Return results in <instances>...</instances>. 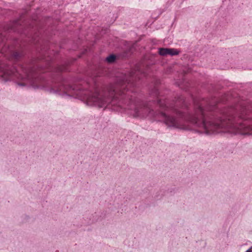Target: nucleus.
Wrapping results in <instances>:
<instances>
[{
    "label": "nucleus",
    "instance_id": "7ed1b4c3",
    "mask_svg": "<svg viewBox=\"0 0 252 252\" xmlns=\"http://www.w3.org/2000/svg\"><path fill=\"white\" fill-rule=\"evenodd\" d=\"M116 59V57L115 55H109V56H108L106 59H105V61L109 63H113L115 60Z\"/></svg>",
    "mask_w": 252,
    "mask_h": 252
},
{
    "label": "nucleus",
    "instance_id": "f03ea898",
    "mask_svg": "<svg viewBox=\"0 0 252 252\" xmlns=\"http://www.w3.org/2000/svg\"><path fill=\"white\" fill-rule=\"evenodd\" d=\"M16 74L13 71L5 68L2 69L0 67V78L4 81L9 80L12 74L16 76L19 82V86H25L27 85H32L34 86V80L29 74L28 71L25 68H21V70L17 71Z\"/></svg>",
    "mask_w": 252,
    "mask_h": 252
},
{
    "label": "nucleus",
    "instance_id": "39448f33",
    "mask_svg": "<svg viewBox=\"0 0 252 252\" xmlns=\"http://www.w3.org/2000/svg\"><path fill=\"white\" fill-rule=\"evenodd\" d=\"M167 48H159L158 53L161 56H165L167 55Z\"/></svg>",
    "mask_w": 252,
    "mask_h": 252
},
{
    "label": "nucleus",
    "instance_id": "6e6552de",
    "mask_svg": "<svg viewBox=\"0 0 252 252\" xmlns=\"http://www.w3.org/2000/svg\"><path fill=\"white\" fill-rule=\"evenodd\" d=\"M179 99L180 100H178V101L177 102V104L180 101H183V98L182 97H180Z\"/></svg>",
    "mask_w": 252,
    "mask_h": 252
},
{
    "label": "nucleus",
    "instance_id": "423d86ee",
    "mask_svg": "<svg viewBox=\"0 0 252 252\" xmlns=\"http://www.w3.org/2000/svg\"><path fill=\"white\" fill-rule=\"evenodd\" d=\"M65 93L69 95L74 96L75 95V92L74 90L71 88L66 90Z\"/></svg>",
    "mask_w": 252,
    "mask_h": 252
},
{
    "label": "nucleus",
    "instance_id": "9d476101",
    "mask_svg": "<svg viewBox=\"0 0 252 252\" xmlns=\"http://www.w3.org/2000/svg\"><path fill=\"white\" fill-rule=\"evenodd\" d=\"M14 56L15 57V58H17L18 56V55L17 53H16L15 54H14Z\"/></svg>",
    "mask_w": 252,
    "mask_h": 252
},
{
    "label": "nucleus",
    "instance_id": "0eeeda50",
    "mask_svg": "<svg viewBox=\"0 0 252 252\" xmlns=\"http://www.w3.org/2000/svg\"><path fill=\"white\" fill-rule=\"evenodd\" d=\"M154 91L155 92V95H158V94L159 92H158V90H157V89H155V90H154Z\"/></svg>",
    "mask_w": 252,
    "mask_h": 252
},
{
    "label": "nucleus",
    "instance_id": "20e7f679",
    "mask_svg": "<svg viewBox=\"0 0 252 252\" xmlns=\"http://www.w3.org/2000/svg\"><path fill=\"white\" fill-rule=\"evenodd\" d=\"M167 55H170L171 56H175L179 54V52L175 49L167 48Z\"/></svg>",
    "mask_w": 252,
    "mask_h": 252
},
{
    "label": "nucleus",
    "instance_id": "1a4fd4ad",
    "mask_svg": "<svg viewBox=\"0 0 252 252\" xmlns=\"http://www.w3.org/2000/svg\"><path fill=\"white\" fill-rule=\"evenodd\" d=\"M251 248L249 249L248 250H247V251L246 252H252V250H251Z\"/></svg>",
    "mask_w": 252,
    "mask_h": 252
},
{
    "label": "nucleus",
    "instance_id": "f257e3e1",
    "mask_svg": "<svg viewBox=\"0 0 252 252\" xmlns=\"http://www.w3.org/2000/svg\"><path fill=\"white\" fill-rule=\"evenodd\" d=\"M142 73L139 67L127 74L122 73L117 76L116 84H110L101 92L95 89L94 92L80 94L85 95L87 104L98 107H106L108 104L132 110L134 117L162 118L169 127L181 129H189L187 123L199 128L200 133L211 134L227 129L234 134H240V103L223 109L216 110V100L202 99L196 102L194 112L185 115L174 107H168L164 100L157 99L159 107L164 110L155 112L149 103L131 95L133 90L129 88L136 86L135 81ZM81 98H80V99Z\"/></svg>",
    "mask_w": 252,
    "mask_h": 252
}]
</instances>
